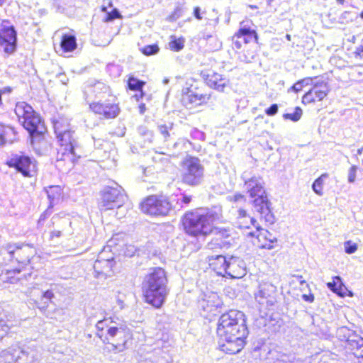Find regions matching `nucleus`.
I'll list each match as a JSON object with an SVG mask.
<instances>
[{"label": "nucleus", "instance_id": "1", "mask_svg": "<svg viewBox=\"0 0 363 363\" xmlns=\"http://www.w3.org/2000/svg\"><path fill=\"white\" fill-rule=\"evenodd\" d=\"M216 331L220 349L230 354L238 353L244 347L248 335L245 315L238 310H230L222 314Z\"/></svg>", "mask_w": 363, "mask_h": 363}, {"label": "nucleus", "instance_id": "2", "mask_svg": "<svg viewBox=\"0 0 363 363\" xmlns=\"http://www.w3.org/2000/svg\"><path fill=\"white\" fill-rule=\"evenodd\" d=\"M53 128L60 147L57 152L56 167L61 171L71 169L80 155L77 152L78 142L75 133L71 130L70 124L65 118L53 121Z\"/></svg>", "mask_w": 363, "mask_h": 363}, {"label": "nucleus", "instance_id": "3", "mask_svg": "<svg viewBox=\"0 0 363 363\" xmlns=\"http://www.w3.org/2000/svg\"><path fill=\"white\" fill-rule=\"evenodd\" d=\"M241 177L247 193L250 198L254 199L252 201L254 212L266 223L273 224L275 218L270 208V202L266 194L262 177L249 171L244 172Z\"/></svg>", "mask_w": 363, "mask_h": 363}, {"label": "nucleus", "instance_id": "4", "mask_svg": "<svg viewBox=\"0 0 363 363\" xmlns=\"http://www.w3.org/2000/svg\"><path fill=\"white\" fill-rule=\"evenodd\" d=\"M165 271L160 267L150 269L143 279L142 289L146 303L160 308L164 303L169 289Z\"/></svg>", "mask_w": 363, "mask_h": 363}, {"label": "nucleus", "instance_id": "5", "mask_svg": "<svg viewBox=\"0 0 363 363\" xmlns=\"http://www.w3.org/2000/svg\"><path fill=\"white\" fill-rule=\"evenodd\" d=\"M222 218L220 207L211 209H196L186 213L183 218V225L186 233L191 236L207 235L212 230V225Z\"/></svg>", "mask_w": 363, "mask_h": 363}, {"label": "nucleus", "instance_id": "6", "mask_svg": "<svg viewBox=\"0 0 363 363\" xmlns=\"http://www.w3.org/2000/svg\"><path fill=\"white\" fill-rule=\"evenodd\" d=\"M24 129L29 133L31 147L38 155H43L48 149V143L44 133L45 127L40 116L33 108L24 103Z\"/></svg>", "mask_w": 363, "mask_h": 363}, {"label": "nucleus", "instance_id": "7", "mask_svg": "<svg viewBox=\"0 0 363 363\" xmlns=\"http://www.w3.org/2000/svg\"><path fill=\"white\" fill-rule=\"evenodd\" d=\"M204 177V167L199 158L190 157L186 158L182 166V182L189 186L199 185Z\"/></svg>", "mask_w": 363, "mask_h": 363}, {"label": "nucleus", "instance_id": "8", "mask_svg": "<svg viewBox=\"0 0 363 363\" xmlns=\"http://www.w3.org/2000/svg\"><path fill=\"white\" fill-rule=\"evenodd\" d=\"M125 196L122 193V189L119 187H106L101 194L99 208L101 211H107L117 207L116 216L121 218V212L123 208L122 203L125 201Z\"/></svg>", "mask_w": 363, "mask_h": 363}, {"label": "nucleus", "instance_id": "9", "mask_svg": "<svg viewBox=\"0 0 363 363\" xmlns=\"http://www.w3.org/2000/svg\"><path fill=\"white\" fill-rule=\"evenodd\" d=\"M140 208L151 216H166L171 211L172 205L165 197L150 196L140 203Z\"/></svg>", "mask_w": 363, "mask_h": 363}, {"label": "nucleus", "instance_id": "10", "mask_svg": "<svg viewBox=\"0 0 363 363\" xmlns=\"http://www.w3.org/2000/svg\"><path fill=\"white\" fill-rule=\"evenodd\" d=\"M0 45L9 54L16 48V33L8 20H0Z\"/></svg>", "mask_w": 363, "mask_h": 363}, {"label": "nucleus", "instance_id": "11", "mask_svg": "<svg viewBox=\"0 0 363 363\" xmlns=\"http://www.w3.org/2000/svg\"><path fill=\"white\" fill-rule=\"evenodd\" d=\"M329 87L323 81L315 82L313 87L302 98L304 104H310L315 101L323 100L328 94Z\"/></svg>", "mask_w": 363, "mask_h": 363}, {"label": "nucleus", "instance_id": "12", "mask_svg": "<svg viewBox=\"0 0 363 363\" xmlns=\"http://www.w3.org/2000/svg\"><path fill=\"white\" fill-rule=\"evenodd\" d=\"M277 287L271 283L264 282L259 284V291L255 295L257 301L261 305L273 306L275 302Z\"/></svg>", "mask_w": 363, "mask_h": 363}, {"label": "nucleus", "instance_id": "13", "mask_svg": "<svg viewBox=\"0 0 363 363\" xmlns=\"http://www.w3.org/2000/svg\"><path fill=\"white\" fill-rule=\"evenodd\" d=\"M90 108L96 114L103 116L106 118H116L120 111L117 104L105 101L90 104Z\"/></svg>", "mask_w": 363, "mask_h": 363}, {"label": "nucleus", "instance_id": "14", "mask_svg": "<svg viewBox=\"0 0 363 363\" xmlns=\"http://www.w3.org/2000/svg\"><path fill=\"white\" fill-rule=\"evenodd\" d=\"M221 304V300L216 293L205 295L204 298L199 301V307L206 313L203 315L206 317L216 315Z\"/></svg>", "mask_w": 363, "mask_h": 363}, {"label": "nucleus", "instance_id": "15", "mask_svg": "<svg viewBox=\"0 0 363 363\" xmlns=\"http://www.w3.org/2000/svg\"><path fill=\"white\" fill-rule=\"evenodd\" d=\"M246 274L245 262L239 257L231 256L228 257V264L225 276L233 279H240Z\"/></svg>", "mask_w": 363, "mask_h": 363}, {"label": "nucleus", "instance_id": "16", "mask_svg": "<svg viewBox=\"0 0 363 363\" xmlns=\"http://www.w3.org/2000/svg\"><path fill=\"white\" fill-rule=\"evenodd\" d=\"M209 99V96L198 93L192 89H186L183 93L182 101L187 108L197 106L206 103Z\"/></svg>", "mask_w": 363, "mask_h": 363}, {"label": "nucleus", "instance_id": "17", "mask_svg": "<svg viewBox=\"0 0 363 363\" xmlns=\"http://www.w3.org/2000/svg\"><path fill=\"white\" fill-rule=\"evenodd\" d=\"M113 259H96L94 264V277L98 279H106L113 274Z\"/></svg>", "mask_w": 363, "mask_h": 363}, {"label": "nucleus", "instance_id": "18", "mask_svg": "<svg viewBox=\"0 0 363 363\" xmlns=\"http://www.w3.org/2000/svg\"><path fill=\"white\" fill-rule=\"evenodd\" d=\"M345 347L359 359V363H363V338L362 337L357 335H350L347 340Z\"/></svg>", "mask_w": 363, "mask_h": 363}, {"label": "nucleus", "instance_id": "19", "mask_svg": "<svg viewBox=\"0 0 363 363\" xmlns=\"http://www.w3.org/2000/svg\"><path fill=\"white\" fill-rule=\"evenodd\" d=\"M207 84L218 91H224L225 88L229 86V79L223 75L213 72L208 74L206 79Z\"/></svg>", "mask_w": 363, "mask_h": 363}, {"label": "nucleus", "instance_id": "20", "mask_svg": "<svg viewBox=\"0 0 363 363\" xmlns=\"http://www.w3.org/2000/svg\"><path fill=\"white\" fill-rule=\"evenodd\" d=\"M209 265L218 275L225 276L228 264V258L223 255L211 256L208 257Z\"/></svg>", "mask_w": 363, "mask_h": 363}, {"label": "nucleus", "instance_id": "21", "mask_svg": "<svg viewBox=\"0 0 363 363\" xmlns=\"http://www.w3.org/2000/svg\"><path fill=\"white\" fill-rule=\"evenodd\" d=\"M32 296L35 297L38 296L37 298H33V301L40 311H45L54 297V294L51 291L48 290L45 292H42L38 289L34 290V293Z\"/></svg>", "mask_w": 363, "mask_h": 363}, {"label": "nucleus", "instance_id": "22", "mask_svg": "<svg viewBox=\"0 0 363 363\" xmlns=\"http://www.w3.org/2000/svg\"><path fill=\"white\" fill-rule=\"evenodd\" d=\"M21 279V269L6 270L0 274V286H6V284H13Z\"/></svg>", "mask_w": 363, "mask_h": 363}, {"label": "nucleus", "instance_id": "23", "mask_svg": "<svg viewBox=\"0 0 363 363\" xmlns=\"http://www.w3.org/2000/svg\"><path fill=\"white\" fill-rule=\"evenodd\" d=\"M37 171L36 160L34 158L24 156V177H28L30 178V183L31 186L35 183Z\"/></svg>", "mask_w": 363, "mask_h": 363}, {"label": "nucleus", "instance_id": "24", "mask_svg": "<svg viewBox=\"0 0 363 363\" xmlns=\"http://www.w3.org/2000/svg\"><path fill=\"white\" fill-rule=\"evenodd\" d=\"M118 334L120 335H117L113 340L116 342V343H111L112 347L111 350L115 352L117 351L122 352L124 350L128 333L125 328L121 325L118 330Z\"/></svg>", "mask_w": 363, "mask_h": 363}, {"label": "nucleus", "instance_id": "25", "mask_svg": "<svg viewBox=\"0 0 363 363\" xmlns=\"http://www.w3.org/2000/svg\"><path fill=\"white\" fill-rule=\"evenodd\" d=\"M237 219V225L240 228H249L250 225L255 228L258 226L257 220L247 216V212L243 209L238 210Z\"/></svg>", "mask_w": 363, "mask_h": 363}, {"label": "nucleus", "instance_id": "26", "mask_svg": "<svg viewBox=\"0 0 363 363\" xmlns=\"http://www.w3.org/2000/svg\"><path fill=\"white\" fill-rule=\"evenodd\" d=\"M61 48L64 52H72L77 48V39L74 35L65 34L60 43Z\"/></svg>", "mask_w": 363, "mask_h": 363}, {"label": "nucleus", "instance_id": "27", "mask_svg": "<svg viewBox=\"0 0 363 363\" xmlns=\"http://www.w3.org/2000/svg\"><path fill=\"white\" fill-rule=\"evenodd\" d=\"M239 35L242 37L244 43H249L252 40L257 41V35L255 30L250 29L244 25V22L241 23V27L239 29Z\"/></svg>", "mask_w": 363, "mask_h": 363}, {"label": "nucleus", "instance_id": "28", "mask_svg": "<svg viewBox=\"0 0 363 363\" xmlns=\"http://www.w3.org/2000/svg\"><path fill=\"white\" fill-rule=\"evenodd\" d=\"M256 230L257 231L255 233L250 232L248 235L252 237L256 236L258 242H262V240L277 241L276 237L268 230L261 229L259 226H256Z\"/></svg>", "mask_w": 363, "mask_h": 363}, {"label": "nucleus", "instance_id": "29", "mask_svg": "<svg viewBox=\"0 0 363 363\" xmlns=\"http://www.w3.org/2000/svg\"><path fill=\"white\" fill-rule=\"evenodd\" d=\"M47 194L50 200V205L53 206L61 199L62 189L60 186H50L49 189L47 190Z\"/></svg>", "mask_w": 363, "mask_h": 363}, {"label": "nucleus", "instance_id": "30", "mask_svg": "<svg viewBox=\"0 0 363 363\" xmlns=\"http://www.w3.org/2000/svg\"><path fill=\"white\" fill-rule=\"evenodd\" d=\"M13 136L14 133L11 128L0 123V145L11 141Z\"/></svg>", "mask_w": 363, "mask_h": 363}, {"label": "nucleus", "instance_id": "31", "mask_svg": "<svg viewBox=\"0 0 363 363\" xmlns=\"http://www.w3.org/2000/svg\"><path fill=\"white\" fill-rule=\"evenodd\" d=\"M120 326H110L107 329V335L103 338V333H98L97 336L103 341L104 343L111 344L110 341L113 340L118 334Z\"/></svg>", "mask_w": 363, "mask_h": 363}, {"label": "nucleus", "instance_id": "32", "mask_svg": "<svg viewBox=\"0 0 363 363\" xmlns=\"http://www.w3.org/2000/svg\"><path fill=\"white\" fill-rule=\"evenodd\" d=\"M72 223L68 220L65 219L63 220V225L65 228L62 230H55L51 233L52 237L60 238L61 236H68L72 233L71 227Z\"/></svg>", "mask_w": 363, "mask_h": 363}, {"label": "nucleus", "instance_id": "33", "mask_svg": "<svg viewBox=\"0 0 363 363\" xmlns=\"http://www.w3.org/2000/svg\"><path fill=\"white\" fill-rule=\"evenodd\" d=\"M210 234L213 235L216 241L225 240L230 236L229 230L225 228L214 227L212 225V230Z\"/></svg>", "mask_w": 363, "mask_h": 363}, {"label": "nucleus", "instance_id": "34", "mask_svg": "<svg viewBox=\"0 0 363 363\" xmlns=\"http://www.w3.org/2000/svg\"><path fill=\"white\" fill-rule=\"evenodd\" d=\"M23 157L19 155H14L6 162V165L9 167L15 168L17 171L23 172Z\"/></svg>", "mask_w": 363, "mask_h": 363}, {"label": "nucleus", "instance_id": "35", "mask_svg": "<svg viewBox=\"0 0 363 363\" xmlns=\"http://www.w3.org/2000/svg\"><path fill=\"white\" fill-rule=\"evenodd\" d=\"M328 287L333 291L340 294L343 286L340 277H335L332 282L327 284Z\"/></svg>", "mask_w": 363, "mask_h": 363}, {"label": "nucleus", "instance_id": "36", "mask_svg": "<svg viewBox=\"0 0 363 363\" xmlns=\"http://www.w3.org/2000/svg\"><path fill=\"white\" fill-rule=\"evenodd\" d=\"M303 111L302 109L300 107H296L294 109V113H284L283 115V118L285 120H291L294 122H297L300 120L301 116H302Z\"/></svg>", "mask_w": 363, "mask_h": 363}, {"label": "nucleus", "instance_id": "37", "mask_svg": "<svg viewBox=\"0 0 363 363\" xmlns=\"http://www.w3.org/2000/svg\"><path fill=\"white\" fill-rule=\"evenodd\" d=\"M172 38H173L169 43V48L173 50V51H180L183 49L184 46V40L182 38H175V37L172 36Z\"/></svg>", "mask_w": 363, "mask_h": 363}, {"label": "nucleus", "instance_id": "38", "mask_svg": "<svg viewBox=\"0 0 363 363\" xmlns=\"http://www.w3.org/2000/svg\"><path fill=\"white\" fill-rule=\"evenodd\" d=\"M140 50L145 55L150 56L157 54L160 48L157 44H152L144 46Z\"/></svg>", "mask_w": 363, "mask_h": 363}, {"label": "nucleus", "instance_id": "39", "mask_svg": "<svg viewBox=\"0 0 363 363\" xmlns=\"http://www.w3.org/2000/svg\"><path fill=\"white\" fill-rule=\"evenodd\" d=\"M128 84L130 89L140 91L142 89L144 83L134 77H130L128 82Z\"/></svg>", "mask_w": 363, "mask_h": 363}, {"label": "nucleus", "instance_id": "40", "mask_svg": "<svg viewBox=\"0 0 363 363\" xmlns=\"http://www.w3.org/2000/svg\"><path fill=\"white\" fill-rule=\"evenodd\" d=\"M172 123H169L168 125H158V131L165 140L170 136L169 131L172 129Z\"/></svg>", "mask_w": 363, "mask_h": 363}, {"label": "nucleus", "instance_id": "41", "mask_svg": "<svg viewBox=\"0 0 363 363\" xmlns=\"http://www.w3.org/2000/svg\"><path fill=\"white\" fill-rule=\"evenodd\" d=\"M229 242L226 240L216 241L215 238H213L212 240L207 244V248L213 250L217 248H223Z\"/></svg>", "mask_w": 363, "mask_h": 363}, {"label": "nucleus", "instance_id": "42", "mask_svg": "<svg viewBox=\"0 0 363 363\" xmlns=\"http://www.w3.org/2000/svg\"><path fill=\"white\" fill-rule=\"evenodd\" d=\"M233 42V48L234 49L239 50L242 48V44L244 43L242 37L239 35V31H238L232 38Z\"/></svg>", "mask_w": 363, "mask_h": 363}, {"label": "nucleus", "instance_id": "43", "mask_svg": "<svg viewBox=\"0 0 363 363\" xmlns=\"http://www.w3.org/2000/svg\"><path fill=\"white\" fill-rule=\"evenodd\" d=\"M312 188L316 194L319 196L323 194V179L321 177H319L315 180L312 185Z\"/></svg>", "mask_w": 363, "mask_h": 363}, {"label": "nucleus", "instance_id": "44", "mask_svg": "<svg viewBox=\"0 0 363 363\" xmlns=\"http://www.w3.org/2000/svg\"><path fill=\"white\" fill-rule=\"evenodd\" d=\"M357 169H358V167L357 165H352L348 169L347 181L349 183L353 184L356 181Z\"/></svg>", "mask_w": 363, "mask_h": 363}, {"label": "nucleus", "instance_id": "45", "mask_svg": "<svg viewBox=\"0 0 363 363\" xmlns=\"http://www.w3.org/2000/svg\"><path fill=\"white\" fill-rule=\"evenodd\" d=\"M38 354L35 350H30L26 353V359H24V363H36Z\"/></svg>", "mask_w": 363, "mask_h": 363}, {"label": "nucleus", "instance_id": "46", "mask_svg": "<svg viewBox=\"0 0 363 363\" xmlns=\"http://www.w3.org/2000/svg\"><path fill=\"white\" fill-rule=\"evenodd\" d=\"M357 249V245L352 241L350 240L345 242V250L347 254L355 252Z\"/></svg>", "mask_w": 363, "mask_h": 363}, {"label": "nucleus", "instance_id": "47", "mask_svg": "<svg viewBox=\"0 0 363 363\" xmlns=\"http://www.w3.org/2000/svg\"><path fill=\"white\" fill-rule=\"evenodd\" d=\"M277 241H270V240H262V242H258V246L260 248H264L267 250H272L274 248V243H277Z\"/></svg>", "mask_w": 363, "mask_h": 363}, {"label": "nucleus", "instance_id": "48", "mask_svg": "<svg viewBox=\"0 0 363 363\" xmlns=\"http://www.w3.org/2000/svg\"><path fill=\"white\" fill-rule=\"evenodd\" d=\"M355 16V13H352L350 11H345L342 13L340 19L344 22L352 21L353 18Z\"/></svg>", "mask_w": 363, "mask_h": 363}, {"label": "nucleus", "instance_id": "49", "mask_svg": "<svg viewBox=\"0 0 363 363\" xmlns=\"http://www.w3.org/2000/svg\"><path fill=\"white\" fill-rule=\"evenodd\" d=\"M278 109H279L278 105L274 104H272L269 108H267L265 110V113L267 116H272L277 113Z\"/></svg>", "mask_w": 363, "mask_h": 363}, {"label": "nucleus", "instance_id": "50", "mask_svg": "<svg viewBox=\"0 0 363 363\" xmlns=\"http://www.w3.org/2000/svg\"><path fill=\"white\" fill-rule=\"evenodd\" d=\"M96 329L98 330L99 333H101L100 332L104 330V329L105 328H108L109 326L107 324V320H103L98 321L96 325Z\"/></svg>", "mask_w": 363, "mask_h": 363}, {"label": "nucleus", "instance_id": "51", "mask_svg": "<svg viewBox=\"0 0 363 363\" xmlns=\"http://www.w3.org/2000/svg\"><path fill=\"white\" fill-rule=\"evenodd\" d=\"M138 132L141 135L152 137V132H150L146 127H140L138 128Z\"/></svg>", "mask_w": 363, "mask_h": 363}, {"label": "nucleus", "instance_id": "52", "mask_svg": "<svg viewBox=\"0 0 363 363\" xmlns=\"http://www.w3.org/2000/svg\"><path fill=\"white\" fill-rule=\"evenodd\" d=\"M303 86L299 80L291 86V89L295 92H298L303 89Z\"/></svg>", "mask_w": 363, "mask_h": 363}, {"label": "nucleus", "instance_id": "53", "mask_svg": "<svg viewBox=\"0 0 363 363\" xmlns=\"http://www.w3.org/2000/svg\"><path fill=\"white\" fill-rule=\"evenodd\" d=\"M120 16L119 12L117 10L113 11L112 13H108L107 20L111 21L117 18Z\"/></svg>", "mask_w": 363, "mask_h": 363}, {"label": "nucleus", "instance_id": "54", "mask_svg": "<svg viewBox=\"0 0 363 363\" xmlns=\"http://www.w3.org/2000/svg\"><path fill=\"white\" fill-rule=\"evenodd\" d=\"M302 298L306 302L312 303L314 301V296L312 294H303Z\"/></svg>", "mask_w": 363, "mask_h": 363}, {"label": "nucleus", "instance_id": "55", "mask_svg": "<svg viewBox=\"0 0 363 363\" xmlns=\"http://www.w3.org/2000/svg\"><path fill=\"white\" fill-rule=\"evenodd\" d=\"M300 82H301L303 86L309 84H313V79L311 77L304 78L300 80Z\"/></svg>", "mask_w": 363, "mask_h": 363}, {"label": "nucleus", "instance_id": "56", "mask_svg": "<svg viewBox=\"0 0 363 363\" xmlns=\"http://www.w3.org/2000/svg\"><path fill=\"white\" fill-rule=\"evenodd\" d=\"M200 11H201V9L198 6L195 7L194 9V16L198 20H201L202 19V17H201V16L200 14Z\"/></svg>", "mask_w": 363, "mask_h": 363}, {"label": "nucleus", "instance_id": "57", "mask_svg": "<svg viewBox=\"0 0 363 363\" xmlns=\"http://www.w3.org/2000/svg\"><path fill=\"white\" fill-rule=\"evenodd\" d=\"M232 200L236 202V201H244L245 198H244L243 195H242L240 194H237L233 196Z\"/></svg>", "mask_w": 363, "mask_h": 363}, {"label": "nucleus", "instance_id": "58", "mask_svg": "<svg viewBox=\"0 0 363 363\" xmlns=\"http://www.w3.org/2000/svg\"><path fill=\"white\" fill-rule=\"evenodd\" d=\"M191 201V197L189 196H186V195H184L182 196V202L185 203V204H188L190 203V201Z\"/></svg>", "mask_w": 363, "mask_h": 363}, {"label": "nucleus", "instance_id": "59", "mask_svg": "<svg viewBox=\"0 0 363 363\" xmlns=\"http://www.w3.org/2000/svg\"><path fill=\"white\" fill-rule=\"evenodd\" d=\"M116 303H117V305L119 308L120 310H122L123 308H124L125 307V303H124V301L123 300H122L121 298H120L119 297L117 298V301H116Z\"/></svg>", "mask_w": 363, "mask_h": 363}, {"label": "nucleus", "instance_id": "60", "mask_svg": "<svg viewBox=\"0 0 363 363\" xmlns=\"http://www.w3.org/2000/svg\"><path fill=\"white\" fill-rule=\"evenodd\" d=\"M139 109H140V113L141 114L144 113V112L145 111V109H146L145 104H140Z\"/></svg>", "mask_w": 363, "mask_h": 363}, {"label": "nucleus", "instance_id": "61", "mask_svg": "<svg viewBox=\"0 0 363 363\" xmlns=\"http://www.w3.org/2000/svg\"><path fill=\"white\" fill-rule=\"evenodd\" d=\"M194 133L196 134L195 137L198 138H201L203 136V133L197 130H194Z\"/></svg>", "mask_w": 363, "mask_h": 363}, {"label": "nucleus", "instance_id": "62", "mask_svg": "<svg viewBox=\"0 0 363 363\" xmlns=\"http://www.w3.org/2000/svg\"><path fill=\"white\" fill-rule=\"evenodd\" d=\"M5 93L4 89H0V106L2 105V95Z\"/></svg>", "mask_w": 363, "mask_h": 363}, {"label": "nucleus", "instance_id": "63", "mask_svg": "<svg viewBox=\"0 0 363 363\" xmlns=\"http://www.w3.org/2000/svg\"><path fill=\"white\" fill-rule=\"evenodd\" d=\"M363 152V147L359 148L357 150V153L355 154V156L361 155Z\"/></svg>", "mask_w": 363, "mask_h": 363}, {"label": "nucleus", "instance_id": "64", "mask_svg": "<svg viewBox=\"0 0 363 363\" xmlns=\"http://www.w3.org/2000/svg\"><path fill=\"white\" fill-rule=\"evenodd\" d=\"M286 38L287 39V40H289V41H290V40H291V35H289V34H286Z\"/></svg>", "mask_w": 363, "mask_h": 363}]
</instances>
